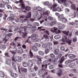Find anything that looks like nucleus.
Segmentation results:
<instances>
[{
    "mask_svg": "<svg viewBox=\"0 0 78 78\" xmlns=\"http://www.w3.org/2000/svg\"><path fill=\"white\" fill-rule=\"evenodd\" d=\"M41 67L42 68H44V67H45V69H47V65H42L41 66Z\"/></svg>",
    "mask_w": 78,
    "mask_h": 78,
    "instance_id": "nucleus-45",
    "label": "nucleus"
},
{
    "mask_svg": "<svg viewBox=\"0 0 78 78\" xmlns=\"http://www.w3.org/2000/svg\"><path fill=\"white\" fill-rule=\"evenodd\" d=\"M33 27L32 25L29 24L28 25V27H27V28H28V29H29V28H30V29H31Z\"/></svg>",
    "mask_w": 78,
    "mask_h": 78,
    "instance_id": "nucleus-44",
    "label": "nucleus"
},
{
    "mask_svg": "<svg viewBox=\"0 0 78 78\" xmlns=\"http://www.w3.org/2000/svg\"><path fill=\"white\" fill-rule=\"evenodd\" d=\"M43 37L44 39H45V41H48L49 40H50V38L48 37V35H47L45 34L43 35Z\"/></svg>",
    "mask_w": 78,
    "mask_h": 78,
    "instance_id": "nucleus-12",
    "label": "nucleus"
},
{
    "mask_svg": "<svg viewBox=\"0 0 78 78\" xmlns=\"http://www.w3.org/2000/svg\"><path fill=\"white\" fill-rule=\"evenodd\" d=\"M48 3H49V2H46L44 3V5H47L48 4Z\"/></svg>",
    "mask_w": 78,
    "mask_h": 78,
    "instance_id": "nucleus-64",
    "label": "nucleus"
},
{
    "mask_svg": "<svg viewBox=\"0 0 78 78\" xmlns=\"http://www.w3.org/2000/svg\"><path fill=\"white\" fill-rule=\"evenodd\" d=\"M5 57H7V58H10V56L9 55V53H5Z\"/></svg>",
    "mask_w": 78,
    "mask_h": 78,
    "instance_id": "nucleus-38",
    "label": "nucleus"
},
{
    "mask_svg": "<svg viewBox=\"0 0 78 78\" xmlns=\"http://www.w3.org/2000/svg\"><path fill=\"white\" fill-rule=\"evenodd\" d=\"M14 57V55H13L12 58V61H15V62H16V61H17L18 62H21V59H20V58L17 56L15 57V58Z\"/></svg>",
    "mask_w": 78,
    "mask_h": 78,
    "instance_id": "nucleus-4",
    "label": "nucleus"
},
{
    "mask_svg": "<svg viewBox=\"0 0 78 78\" xmlns=\"http://www.w3.org/2000/svg\"><path fill=\"white\" fill-rule=\"evenodd\" d=\"M62 11V9L60 7H58L57 8V11H58V12H61Z\"/></svg>",
    "mask_w": 78,
    "mask_h": 78,
    "instance_id": "nucleus-34",
    "label": "nucleus"
},
{
    "mask_svg": "<svg viewBox=\"0 0 78 78\" xmlns=\"http://www.w3.org/2000/svg\"><path fill=\"white\" fill-rule=\"evenodd\" d=\"M64 17V16L63 15H59L58 17V18L59 19H60V20H61Z\"/></svg>",
    "mask_w": 78,
    "mask_h": 78,
    "instance_id": "nucleus-40",
    "label": "nucleus"
},
{
    "mask_svg": "<svg viewBox=\"0 0 78 78\" xmlns=\"http://www.w3.org/2000/svg\"><path fill=\"white\" fill-rule=\"evenodd\" d=\"M28 66L30 67H31L32 66H33V63L32 62V61L29 60L28 61Z\"/></svg>",
    "mask_w": 78,
    "mask_h": 78,
    "instance_id": "nucleus-9",
    "label": "nucleus"
},
{
    "mask_svg": "<svg viewBox=\"0 0 78 78\" xmlns=\"http://www.w3.org/2000/svg\"><path fill=\"white\" fill-rule=\"evenodd\" d=\"M48 6L49 8H50L51 9H52V11L53 12L57 11V8H56L57 5L55 4L52 5V4H50Z\"/></svg>",
    "mask_w": 78,
    "mask_h": 78,
    "instance_id": "nucleus-2",
    "label": "nucleus"
},
{
    "mask_svg": "<svg viewBox=\"0 0 78 78\" xmlns=\"http://www.w3.org/2000/svg\"><path fill=\"white\" fill-rule=\"evenodd\" d=\"M62 21L63 23H66L67 22V20L66 18L63 17V18L62 20Z\"/></svg>",
    "mask_w": 78,
    "mask_h": 78,
    "instance_id": "nucleus-20",
    "label": "nucleus"
},
{
    "mask_svg": "<svg viewBox=\"0 0 78 78\" xmlns=\"http://www.w3.org/2000/svg\"><path fill=\"white\" fill-rule=\"evenodd\" d=\"M31 12H29L27 14V16H26V18H27V19L30 18L31 17Z\"/></svg>",
    "mask_w": 78,
    "mask_h": 78,
    "instance_id": "nucleus-24",
    "label": "nucleus"
},
{
    "mask_svg": "<svg viewBox=\"0 0 78 78\" xmlns=\"http://www.w3.org/2000/svg\"><path fill=\"white\" fill-rule=\"evenodd\" d=\"M7 17H8V16L6 15V14H5L4 15V17H3V19H4V20H6V19L7 18Z\"/></svg>",
    "mask_w": 78,
    "mask_h": 78,
    "instance_id": "nucleus-54",
    "label": "nucleus"
},
{
    "mask_svg": "<svg viewBox=\"0 0 78 78\" xmlns=\"http://www.w3.org/2000/svg\"><path fill=\"white\" fill-rule=\"evenodd\" d=\"M66 58L64 56H62L60 58V64H62V62L65 61Z\"/></svg>",
    "mask_w": 78,
    "mask_h": 78,
    "instance_id": "nucleus-10",
    "label": "nucleus"
},
{
    "mask_svg": "<svg viewBox=\"0 0 78 78\" xmlns=\"http://www.w3.org/2000/svg\"><path fill=\"white\" fill-rule=\"evenodd\" d=\"M60 38V35H56L54 37V38L55 39H59Z\"/></svg>",
    "mask_w": 78,
    "mask_h": 78,
    "instance_id": "nucleus-29",
    "label": "nucleus"
},
{
    "mask_svg": "<svg viewBox=\"0 0 78 78\" xmlns=\"http://www.w3.org/2000/svg\"><path fill=\"white\" fill-rule=\"evenodd\" d=\"M29 54L30 58H32L33 57V52H32V50L31 49L30 50Z\"/></svg>",
    "mask_w": 78,
    "mask_h": 78,
    "instance_id": "nucleus-18",
    "label": "nucleus"
},
{
    "mask_svg": "<svg viewBox=\"0 0 78 78\" xmlns=\"http://www.w3.org/2000/svg\"><path fill=\"white\" fill-rule=\"evenodd\" d=\"M55 55H54V54L53 53L51 54L50 55V56L51 58H54V57H55Z\"/></svg>",
    "mask_w": 78,
    "mask_h": 78,
    "instance_id": "nucleus-56",
    "label": "nucleus"
},
{
    "mask_svg": "<svg viewBox=\"0 0 78 78\" xmlns=\"http://www.w3.org/2000/svg\"><path fill=\"white\" fill-rule=\"evenodd\" d=\"M37 29L36 27H34L33 29H31V31H33V32H34V31H36Z\"/></svg>",
    "mask_w": 78,
    "mask_h": 78,
    "instance_id": "nucleus-50",
    "label": "nucleus"
},
{
    "mask_svg": "<svg viewBox=\"0 0 78 78\" xmlns=\"http://www.w3.org/2000/svg\"><path fill=\"white\" fill-rule=\"evenodd\" d=\"M24 20H20V22L22 23H23V22H25L26 20H27V19H24Z\"/></svg>",
    "mask_w": 78,
    "mask_h": 78,
    "instance_id": "nucleus-53",
    "label": "nucleus"
},
{
    "mask_svg": "<svg viewBox=\"0 0 78 78\" xmlns=\"http://www.w3.org/2000/svg\"><path fill=\"white\" fill-rule=\"evenodd\" d=\"M22 28H23L24 29V32L26 33H27L28 32V30H30L29 29H28V28H27V27L26 26H23L22 27Z\"/></svg>",
    "mask_w": 78,
    "mask_h": 78,
    "instance_id": "nucleus-6",
    "label": "nucleus"
},
{
    "mask_svg": "<svg viewBox=\"0 0 78 78\" xmlns=\"http://www.w3.org/2000/svg\"><path fill=\"white\" fill-rule=\"evenodd\" d=\"M25 9L26 11H30L31 9V8L28 6H26L25 7Z\"/></svg>",
    "mask_w": 78,
    "mask_h": 78,
    "instance_id": "nucleus-32",
    "label": "nucleus"
},
{
    "mask_svg": "<svg viewBox=\"0 0 78 78\" xmlns=\"http://www.w3.org/2000/svg\"><path fill=\"white\" fill-rule=\"evenodd\" d=\"M42 47L43 48H47V49H48V44H43L42 45Z\"/></svg>",
    "mask_w": 78,
    "mask_h": 78,
    "instance_id": "nucleus-22",
    "label": "nucleus"
},
{
    "mask_svg": "<svg viewBox=\"0 0 78 78\" xmlns=\"http://www.w3.org/2000/svg\"><path fill=\"white\" fill-rule=\"evenodd\" d=\"M1 47L2 49L3 50V49H5V48H6V47L5 45H2L1 46Z\"/></svg>",
    "mask_w": 78,
    "mask_h": 78,
    "instance_id": "nucleus-41",
    "label": "nucleus"
},
{
    "mask_svg": "<svg viewBox=\"0 0 78 78\" xmlns=\"http://www.w3.org/2000/svg\"><path fill=\"white\" fill-rule=\"evenodd\" d=\"M43 14L44 15H45V16H47V15H48V11H47L45 12Z\"/></svg>",
    "mask_w": 78,
    "mask_h": 78,
    "instance_id": "nucleus-55",
    "label": "nucleus"
},
{
    "mask_svg": "<svg viewBox=\"0 0 78 78\" xmlns=\"http://www.w3.org/2000/svg\"><path fill=\"white\" fill-rule=\"evenodd\" d=\"M20 71L23 73H25L27 72V69L26 68H20Z\"/></svg>",
    "mask_w": 78,
    "mask_h": 78,
    "instance_id": "nucleus-8",
    "label": "nucleus"
},
{
    "mask_svg": "<svg viewBox=\"0 0 78 78\" xmlns=\"http://www.w3.org/2000/svg\"><path fill=\"white\" fill-rule=\"evenodd\" d=\"M54 53L56 55H58L59 54V49H56L54 52Z\"/></svg>",
    "mask_w": 78,
    "mask_h": 78,
    "instance_id": "nucleus-25",
    "label": "nucleus"
},
{
    "mask_svg": "<svg viewBox=\"0 0 78 78\" xmlns=\"http://www.w3.org/2000/svg\"><path fill=\"white\" fill-rule=\"evenodd\" d=\"M20 6L21 7V9H24V8H25V5L24 3L21 4V5H20Z\"/></svg>",
    "mask_w": 78,
    "mask_h": 78,
    "instance_id": "nucleus-26",
    "label": "nucleus"
},
{
    "mask_svg": "<svg viewBox=\"0 0 78 78\" xmlns=\"http://www.w3.org/2000/svg\"><path fill=\"white\" fill-rule=\"evenodd\" d=\"M77 40L76 37V38H74L73 39V42H76Z\"/></svg>",
    "mask_w": 78,
    "mask_h": 78,
    "instance_id": "nucleus-57",
    "label": "nucleus"
},
{
    "mask_svg": "<svg viewBox=\"0 0 78 78\" xmlns=\"http://www.w3.org/2000/svg\"><path fill=\"white\" fill-rule=\"evenodd\" d=\"M42 72L44 73V75H47L48 74V72H46V70L44 69H43L42 70Z\"/></svg>",
    "mask_w": 78,
    "mask_h": 78,
    "instance_id": "nucleus-16",
    "label": "nucleus"
},
{
    "mask_svg": "<svg viewBox=\"0 0 78 78\" xmlns=\"http://www.w3.org/2000/svg\"><path fill=\"white\" fill-rule=\"evenodd\" d=\"M32 49L34 51H38V49H37V48L36 46H35L34 45L32 47Z\"/></svg>",
    "mask_w": 78,
    "mask_h": 78,
    "instance_id": "nucleus-11",
    "label": "nucleus"
},
{
    "mask_svg": "<svg viewBox=\"0 0 78 78\" xmlns=\"http://www.w3.org/2000/svg\"><path fill=\"white\" fill-rule=\"evenodd\" d=\"M36 58L38 61H42V58L41 56L38 55H37L36 56Z\"/></svg>",
    "mask_w": 78,
    "mask_h": 78,
    "instance_id": "nucleus-33",
    "label": "nucleus"
},
{
    "mask_svg": "<svg viewBox=\"0 0 78 78\" xmlns=\"http://www.w3.org/2000/svg\"><path fill=\"white\" fill-rule=\"evenodd\" d=\"M8 9H12V7L11 6L9 5H8L6 6Z\"/></svg>",
    "mask_w": 78,
    "mask_h": 78,
    "instance_id": "nucleus-42",
    "label": "nucleus"
},
{
    "mask_svg": "<svg viewBox=\"0 0 78 78\" xmlns=\"http://www.w3.org/2000/svg\"><path fill=\"white\" fill-rule=\"evenodd\" d=\"M41 62H42V61H40L39 60H37V63L38 65H39Z\"/></svg>",
    "mask_w": 78,
    "mask_h": 78,
    "instance_id": "nucleus-52",
    "label": "nucleus"
},
{
    "mask_svg": "<svg viewBox=\"0 0 78 78\" xmlns=\"http://www.w3.org/2000/svg\"><path fill=\"white\" fill-rule=\"evenodd\" d=\"M9 52H11L12 55H16V52L15 51H9Z\"/></svg>",
    "mask_w": 78,
    "mask_h": 78,
    "instance_id": "nucleus-48",
    "label": "nucleus"
},
{
    "mask_svg": "<svg viewBox=\"0 0 78 78\" xmlns=\"http://www.w3.org/2000/svg\"><path fill=\"white\" fill-rule=\"evenodd\" d=\"M48 63V61L47 60L44 61L43 62V64L44 65H47V64Z\"/></svg>",
    "mask_w": 78,
    "mask_h": 78,
    "instance_id": "nucleus-46",
    "label": "nucleus"
},
{
    "mask_svg": "<svg viewBox=\"0 0 78 78\" xmlns=\"http://www.w3.org/2000/svg\"><path fill=\"white\" fill-rule=\"evenodd\" d=\"M66 2H67V0H59L58 1V2L61 4H62L63 2L65 3Z\"/></svg>",
    "mask_w": 78,
    "mask_h": 78,
    "instance_id": "nucleus-23",
    "label": "nucleus"
},
{
    "mask_svg": "<svg viewBox=\"0 0 78 78\" xmlns=\"http://www.w3.org/2000/svg\"><path fill=\"white\" fill-rule=\"evenodd\" d=\"M49 51H50L49 50V49H46V50H45V54H47V53H48Z\"/></svg>",
    "mask_w": 78,
    "mask_h": 78,
    "instance_id": "nucleus-58",
    "label": "nucleus"
},
{
    "mask_svg": "<svg viewBox=\"0 0 78 78\" xmlns=\"http://www.w3.org/2000/svg\"><path fill=\"white\" fill-rule=\"evenodd\" d=\"M66 12H69V9H66L65 10Z\"/></svg>",
    "mask_w": 78,
    "mask_h": 78,
    "instance_id": "nucleus-63",
    "label": "nucleus"
},
{
    "mask_svg": "<svg viewBox=\"0 0 78 78\" xmlns=\"http://www.w3.org/2000/svg\"><path fill=\"white\" fill-rule=\"evenodd\" d=\"M64 34H65L66 36H68V35L69 34V31H63L62 32Z\"/></svg>",
    "mask_w": 78,
    "mask_h": 78,
    "instance_id": "nucleus-27",
    "label": "nucleus"
},
{
    "mask_svg": "<svg viewBox=\"0 0 78 78\" xmlns=\"http://www.w3.org/2000/svg\"><path fill=\"white\" fill-rule=\"evenodd\" d=\"M31 40L33 42H38L39 41V39L37 37L36 34H34L32 35V38Z\"/></svg>",
    "mask_w": 78,
    "mask_h": 78,
    "instance_id": "nucleus-3",
    "label": "nucleus"
},
{
    "mask_svg": "<svg viewBox=\"0 0 78 78\" xmlns=\"http://www.w3.org/2000/svg\"><path fill=\"white\" fill-rule=\"evenodd\" d=\"M36 9L38 11H41L42 10V8L39 6H37L36 8Z\"/></svg>",
    "mask_w": 78,
    "mask_h": 78,
    "instance_id": "nucleus-37",
    "label": "nucleus"
},
{
    "mask_svg": "<svg viewBox=\"0 0 78 78\" xmlns=\"http://www.w3.org/2000/svg\"><path fill=\"white\" fill-rule=\"evenodd\" d=\"M58 67L59 68H62L64 67V66H62V65L61 64H59L58 65Z\"/></svg>",
    "mask_w": 78,
    "mask_h": 78,
    "instance_id": "nucleus-49",
    "label": "nucleus"
},
{
    "mask_svg": "<svg viewBox=\"0 0 78 78\" xmlns=\"http://www.w3.org/2000/svg\"><path fill=\"white\" fill-rule=\"evenodd\" d=\"M38 53L41 56H44V53L43 51H38Z\"/></svg>",
    "mask_w": 78,
    "mask_h": 78,
    "instance_id": "nucleus-28",
    "label": "nucleus"
},
{
    "mask_svg": "<svg viewBox=\"0 0 78 78\" xmlns=\"http://www.w3.org/2000/svg\"><path fill=\"white\" fill-rule=\"evenodd\" d=\"M5 76V73H0V77L3 78Z\"/></svg>",
    "mask_w": 78,
    "mask_h": 78,
    "instance_id": "nucleus-35",
    "label": "nucleus"
},
{
    "mask_svg": "<svg viewBox=\"0 0 78 78\" xmlns=\"http://www.w3.org/2000/svg\"><path fill=\"white\" fill-rule=\"evenodd\" d=\"M68 57H69V58H70V59H72L74 58L75 57V55H74L73 54H70L68 55Z\"/></svg>",
    "mask_w": 78,
    "mask_h": 78,
    "instance_id": "nucleus-14",
    "label": "nucleus"
},
{
    "mask_svg": "<svg viewBox=\"0 0 78 78\" xmlns=\"http://www.w3.org/2000/svg\"><path fill=\"white\" fill-rule=\"evenodd\" d=\"M22 64H23V67H28V63H27V62H23L22 63Z\"/></svg>",
    "mask_w": 78,
    "mask_h": 78,
    "instance_id": "nucleus-19",
    "label": "nucleus"
},
{
    "mask_svg": "<svg viewBox=\"0 0 78 78\" xmlns=\"http://www.w3.org/2000/svg\"><path fill=\"white\" fill-rule=\"evenodd\" d=\"M36 46L37 47H40L41 46V44L38 43L36 44Z\"/></svg>",
    "mask_w": 78,
    "mask_h": 78,
    "instance_id": "nucleus-62",
    "label": "nucleus"
},
{
    "mask_svg": "<svg viewBox=\"0 0 78 78\" xmlns=\"http://www.w3.org/2000/svg\"><path fill=\"white\" fill-rule=\"evenodd\" d=\"M18 53H22L23 52V50L22 48H20L18 51Z\"/></svg>",
    "mask_w": 78,
    "mask_h": 78,
    "instance_id": "nucleus-30",
    "label": "nucleus"
},
{
    "mask_svg": "<svg viewBox=\"0 0 78 78\" xmlns=\"http://www.w3.org/2000/svg\"><path fill=\"white\" fill-rule=\"evenodd\" d=\"M5 7V5L1 3L0 4V8H3Z\"/></svg>",
    "mask_w": 78,
    "mask_h": 78,
    "instance_id": "nucleus-39",
    "label": "nucleus"
},
{
    "mask_svg": "<svg viewBox=\"0 0 78 78\" xmlns=\"http://www.w3.org/2000/svg\"><path fill=\"white\" fill-rule=\"evenodd\" d=\"M10 75L13 78H16V77H17V74L16 73H12L10 74Z\"/></svg>",
    "mask_w": 78,
    "mask_h": 78,
    "instance_id": "nucleus-13",
    "label": "nucleus"
},
{
    "mask_svg": "<svg viewBox=\"0 0 78 78\" xmlns=\"http://www.w3.org/2000/svg\"><path fill=\"white\" fill-rule=\"evenodd\" d=\"M34 25L36 26L37 27H38V26H39V24L38 23H34Z\"/></svg>",
    "mask_w": 78,
    "mask_h": 78,
    "instance_id": "nucleus-47",
    "label": "nucleus"
},
{
    "mask_svg": "<svg viewBox=\"0 0 78 78\" xmlns=\"http://www.w3.org/2000/svg\"><path fill=\"white\" fill-rule=\"evenodd\" d=\"M30 38H31V37H29L27 39V40L26 41H25V43H29V44H31V41H30Z\"/></svg>",
    "mask_w": 78,
    "mask_h": 78,
    "instance_id": "nucleus-17",
    "label": "nucleus"
},
{
    "mask_svg": "<svg viewBox=\"0 0 78 78\" xmlns=\"http://www.w3.org/2000/svg\"><path fill=\"white\" fill-rule=\"evenodd\" d=\"M12 34H13L12 33H8L6 34V37H11Z\"/></svg>",
    "mask_w": 78,
    "mask_h": 78,
    "instance_id": "nucleus-31",
    "label": "nucleus"
},
{
    "mask_svg": "<svg viewBox=\"0 0 78 78\" xmlns=\"http://www.w3.org/2000/svg\"><path fill=\"white\" fill-rule=\"evenodd\" d=\"M27 35V33H23L22 35L23 38H25Z\"/></svg>",
    "mask_w": 78,
    "mask_h": 78,
    "instance_id": "nucleus-43",
    "label": "nucleus"
},
{
    "mask_svg": "<svg viewBox=\"0 0 78 78\" xmlns=\"http://www.w3.org/2000/svg\"><path fill=\"white\" fill-rule=\"evenodd\" d=\"M58 73H57V74L58 76H61L62 73H63V71H62V69H59L58 71Z\"/></svg>",
    "mask_w": 78,
    "mask_h": 78,
    "instance_id": "nucleus-5",
    "label": "nucleus"
},
{
    "mask_svg": "<svg viewBox=\"0 0 78 78\" xmlns=\"http://www.w3.org/2000/svg\"><path fill=\"white\" fill-rule=\"evenodd\" d=\"M12 66L13 67H14V69H16V65H14V63L13 62L12 63Z\"/></svg>",
    "mask_w": 78,
    "mask_h": 78,
    "instance_id": "nucleus-51",
    "label": "nucleus"
},
{
    "mask_svg": "<svg viewBox=\"0 0 78 78\" xmlns=\"http://www.w3.org/2000/svg\"><path fill=\"white\" fill-rule=\"evenodd\" d=\"M51 25L52 26H53L55 24V22L54 21H52L51 22Z\"/></svg>",
    "mask_w": 78,
    "mask_h": 78,
    "instance_id": "nucleus-61",
    "label": "nucleus"
},
{
    "mask_svg": "<svg viewBox=\"0 0 78 78\" xmlns=\"http://www.w3.org/2000/svg\"><path fill=\"white\" fill-rule=\"evenodd\" d=\"M70 63H71V61L69 60H66L65 62L66 64H70Z\"/></svg>",
    "mask_w": 78,
    "mask_h": 78,
    "instance_id": "nucleus-36",
    "label": "nucleus"
},
{
    "mask_svg": "<svg viewBox=\"0 0 78 78\" xmlns=\"http://www.w3.org/2000/svg\"><path fill=\"white\" fill-rule=\"evenodd\" d=\"M10 48H11V47H15L16 46V44H15L13 42H12L10 44Z\"/></svg>",
    "mask_w": 78,
    "mask_h": 78,
    "instance_id": "nucleus-15",
    "label": "nucleus"
},
{
    "mask_svg": "<svg viewBox=\"0 0 78 78\" xmlns=\"http://www.w3.org/2000/svg\"><path fill=\"white\" fill-rule=\"evenodd\" d=\"M53 43L54 45H57V44H59V42L58 41H54Z\"/></svg>",
    "mask_w": 78,
    "mask_h": 78,
    "instance_id": "nucleus-59",
    "label": "nucleus"
},
{
    "mask_svg": "<svg viewBox=\"0 0 78 78\" xmlns=\"http://www.w3.org/2000/svg\"><path fill=\"white\" fill-rule=\"evenodd\" d=\"M62 41L63 42L61 43L62 45L65 44L66 43L65 42H67L69 45H70L72 40H69L68 38L67 39V37H64L62 39Z\"/></svg>",
    "mask_w": 78,
    "mask_h": 78,
    "instance_id": "nucleus-1",
    "label": "nucleus"
},
{
    "mask_svg": "<svg viewBox=\"0 0 78 78\" xmlns=\"http://www.w3.org/2000/svg\"><path fill=\"white\" fill-rule=\"evenodd\" d=\"M76 66V64H75V62H73V63H71L70 64L69 66L70 68H72V69L75 68Z\"/></svg>",
    "mask_w": 78,
    "mask_h": 78,
    "instance_id": "nucleus-7",
    "label": "nucleus"
},
{
    "mask_svg": "<svg viewBox=\"0 0 78 78\" xmlns=\"http://www.w3.org/2000/svg\"><path fill=\"white\" fill-rule=\"evenodd\" d=\"M71 7L72 9H73V10H76V6H75L74 4H72L71 5Z\"/></svg>",
    "mask_w": 78,
    "mask_h": 78,
    "instance_id": "nucleus-21",
    "label": "nucleus"
},
{
    "mask_svg": "<svg viewBox=\"0 0 78 78\" xmlns=\"http://www.w3.org/2000/svg\"><path fill=\"white\" fill-rule=\"evenodd\" d=\"M27 55L26 54H24L23 55V58H27Z\"/></svg>",
    "mask_w": 78,
    "mask_h": 78,
    "instance_id": "nucleus-60",
    "label": "nucleus"
}]
</instances>
